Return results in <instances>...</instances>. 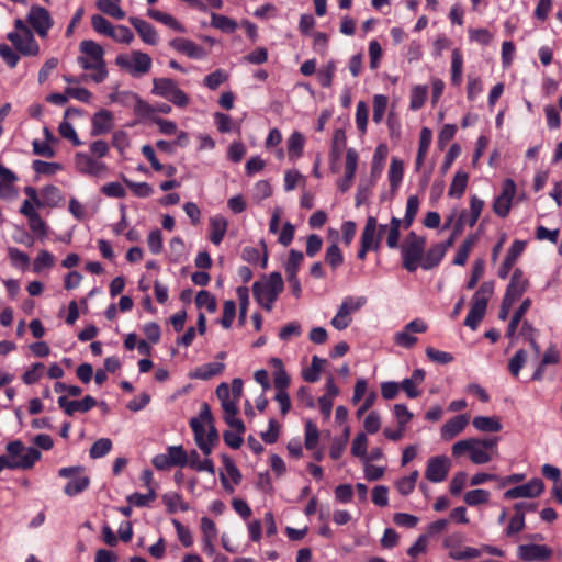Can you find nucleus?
I'll return each mask as SVG.
<instances>
[{
    "instance_id": "7",
    "label": "nucleus",
    "mask_w": 562,
    "mask_h": 562,
    "mask_svg": "<svg viewBox=\"0 0 562 562\" xmlns=\"http://www.w3.org/2000/svg\"><path fill=\"white\" fill-rule=\"evenodd\" d=\"M115 64L124 71L135 78L143 77L151 69V57L140 50H132L130 54H120Z\"/></svg>"
},
{
    "instance_id": "4",
    "label": "nucleus",
    "mask_w": 562,
    "mask_h": 562,
    "mask_svg": "<svg viewBox=\"0 0 562 562\" xmlns=\"http://www.w3.org/2000/svg\"><path fill=\"white\" fill-rule=\"evenodd\" d=\"M284 289L280 272H272L268 278L257 281L252 285L254 297L266 311H271L273 303Z\"/></svg>"
},
{
    "instance_id": "50",
    "label": "nucleus",
    "mask_w": 562,
    "mask_h": 562,
    "mask_svg": "<svg viewBox=\"0 0 562 562\" xmlns=\"http://www.w3.org/2000/svg\"><path fill=\"white\" fill-rule=\"evenodd\" d=\"M428 89L426 86H415L411 91L409 108L413 111L419 110L427 99Z\"/></svg>"
},
{
    "instance_id": "19",
    "label": "nucleus",
    "mask_w": 562,
    "mask_h": 562,
    "mask_svg": "<svg viewBox=\"0 0 562 562\" xmlns=\"http://www.w3.org/2000/svg\"><path fill=\"white\" fill-rule=\"evenodd\" d=\"M170 46L193 59H202L206 56V50L191 40L177 37L170 42Z\"/></svg>"
},
{
    "instance_id": "28",
    "label": "nucleus",
    "mask_w": 562,
    "mask_h": 562,
    "mask_svg": "<svg viewBox=\"0 0 562 562\" xmlns=\"http://www.w3.org/2000/svg\"><path fill=\"white\" fill-rule=\"evenodd\" d=\"M18 180V177L7 167L0 165V198L1 199H12L14 198L16 191L14 187V182Z\"/></svg>"
},
{
    "instance_id": "48",
    "label": "nucleus",
    "mask_w": 562,
    "mask_h": 562,
    "mask_svg": "<svg viewBox=\"0 0 562 562\" xmlns=\"http://www.w3.org/2000/svg\"><path fill=\"white\" fill-rule=\"evenodd\" d=\"M490 492L483 488H476L469 491L464 494L463 498L467 505L469 506H477L481 504H485L490 499Z\"/></svg>"
},
{
    "instance_id": "63",
    "label": "nucleus",
    "mask_w": 562,
    "mask_h": 562,
    "mask_svg": "<svg viewBox=\"0 0 562 562\" xmlns=\"http://www.w3.org/2000/svg\"><path fill=\"white\" fill-rule=\"evenodd\" d=\"M527 352L524 349H519L508 362V370L514 376H518L521 368L527 362Z\"/></svg>"
},
{
    "instance_id": "62",
    "label": "nucleus",
    "mask_w": 562,
    "mask_h": 562,
    "mask_svg": "<svg viewBox=\"0 0 562 562\" xmlns=\"http://www.w3.org/2000/svg\"><path fill=\"white\" fill-rule=\"evenodd\" d=\"M318 438L319 431L316 425L313 422L307 420L305 423V448L307 450H314L317 446Z\"/></svg>"
},
{
    "instance_id": "13",
    "label": "nucleus",
    "mask_w": 562,
    "mask_h": 562,
    "mask_svg": "<svg viewBox=\"0 0 562 562\" xmlns=\"http://www.w3.org/2000/svg\"><path fill=\"white\" fill-rule=\"evenodd\" d=\"M75 166L80 173L92 177H103L108 171V167L104 162L83 153L76 154Z\"/></svg>"
},
{
    "instance_id": "23",
    "label": "nucleus",
    "mask_w": 562,
    "mask_h": 562,
    "mask_svg": "<svg viewBox=\"0 0 562 562\" xmlns=\"http://www.w3.org/2000/svg\"><path fill=\"white\" fill-rule=\"evenodd\" d=\"M525 246H526V244L522 240H515L512 244L504 261L502 262V265L498 269V277L501 279H506L508 277L510 269L515 265L518 257L522 254Z\"/></svg>"
},
{
    "instance_id": "20",
    "label": "nucleus",
    "mask_w": 562,
    "mask_h": 562,
    "mask_svg": "<svg viewBox=\"0 0 562 562\" xmlns=\"http://www.w3.org/2000/svg\"><path fill=\"white\" fill-rule=\"evenodd\" d=\"M111 100L125 106L133 105L135 111L138 112L149 113L153 110L147 102L143 101L136 93L132 91H121L113 93L111 95Z\"/></svg>"
},
{
    "instance_id": "21",
    "label": "nucleus",
    "mask_w": 562,
    "mask_h": 562,
    "mask_svg": "<svg viewBox=\"0 0 562 562\" xmlns=\"http://www.w3.org/2000/svg\"><path fill=\"white\" fill-rule=\"evenodd\" d=\"M58 405L67 415L71 416L76 412L86 413L90 411L97 405V401L90 395H86L81 401H69L66 396H60Z\"/></svg>"
},
{
    "instance_id": "54",
    "label": "nucleus",
    "mask_w": 562,
    "mask_h": 562,
    "mask_svg": "<svg viewBox=\"0 0 562 562\" xmlns=\"http://www.w3.org/2000/svg\"><path fill=\"white\" fill-rule=\"evenodd\" d=\"M162 501L167 506L169 513H175L178 509L186 512L188 510V505L183 503L181 496L178 493L171 492L166 493L162 496Z\"/></svg>"
},
{
    "instance_id": "32",
    "label": "nucleus",
    "mask_w": 562,
    "mask_h": 562,
    "mask_svg": "<svg viewBox=\"0 0 562 562\" xmlns=\"http://www.w3.org/2000/svg\"><path fill=\"white\" fill-rule=\"evenodd\" d=\"M228 226L227 220L222 215H215L210 220V240L214 245H220L226 234Z\"/></svg>"
},
{
    "instance_id": "10",
    "label": "nucleus",
    "mask_w": 562,
    "mask_h": 562,
    "mask_svg": "<svg viewBox=\"0 0 562 562\" xmlns=\"http://www.w3.org/2000/svg\"><path fill=\"white\" fill-rule=\"evenodd\" d=\"M451 463L446 456H435L428 459L425 477L432 483H440L447 479Z\"/></svg>"
},
{
    "instance_id": "49",
    "label": "nucleus",
    "mask_w": 562,
    "mask_h": 562,
    "mask_svg": "<svg viewBox=\"0 0 562 562\" xmlns=\"http://www.w3.org/2000/svg\"><path fill=\"white\" fill-rule=\"evenodd\" d=\"M476 241L475 236H469L465 238V240L462 243V245L459 247L457 255L453 259V263L457 266H464L470 251L472 250L474 244Z\"/></svg>"
},
{
    "instance_id": "64",
    "label": "nucleus",
    "mask_w": 562,
    "mask_h": 562,
    "mask_svg": "<svg viewBox=\"0 0 562 562\" xmlns=\"http://www.w3.org/2000/svg\"><path fill=\"white\" fill-rule=\"evenodd\" d=\"M91 24L95 32L102 35L111 36L114 25H112L104 16L94 14L91 18Z\"/></svg>"
},
{
    "instance_id": "57",
    "label": "nucleus",
    "mask_w": 562,
    "mask_h": 562,
    "mask_svg": "<svg viewBox=\"0 0 562 562\" xmlns=\"http://www.w3.org/2000/svg\"><path fill=\"white\" fill-rule=\"evenodd\" d=\"M5 449L9 457L15 461H19V459H23V457L27 454L30 450H37L36 448L33 447H25L20 440L9 442Z\"/></svg>"
},
{
    "instance_id": "16",
    "label": "nucleus",
    "mask_w": 562,
    "mask_h": 562,
    "mask_svg": "<svg viewBox=\"0 0 562 562\" xmlns=\"http://www.w3.org/2000/svg\"><path fill=\"white\" fill-rule=\"evenodd\" d=\"M518 557L524 561H546L552 555V549L544 544H520Z\"/></svg>"
},
{
    "instance_id": "61",
    "label": "nucleus",
    "mask_w": 562,
    "mask_h": 562,
    "mask_svg": "<svg viewBox=\"0 0 562 562\" xmlns=\"http://www.w3.org/2000/svg\"><path fill=\"white\" fill-rule=\"evenodd\" d=\"M55 263L54 256L47 250H41L33 261V270L38 273L45 268H50Z\"/></svg>"
},
{
    "instance_id": "56",
    "label": "nucleus",
    "mask_w": 562,
    "mask_h": 562,
    "mask_svg": "<svg viewBox=\"0 0 562 562\" xmlns=\"http://www.w3.org/2000/svg\"><path fill=\"white\" fill-rule=\"evenodd\" d=\"M402 221L397 217H392L390 222V226L386 235V245L389 248H396L398 246L400 240V227L402 225Z\"/></svg>"
},
{
    "instance_id": "36",
    "label": "nucleus",
    "mask_w": 562,
    "mask_h": 562,
    "mask_svg": "<svg viewBox=\"0 0 562 562\" xmlns=\"http://www.w3.org/2000/svg\"><path fill=\"white\" fill-rule=\"evenodd\" d=\"M463 56L459 48H454L451 55V81L459 86L462 81Z\"/></svg>"
},
{
    "instance_id": "40",
    "label": "nucleus",
    "mask_w": 562,
    "mask_h": 562,
    "mask_svg": "<svg viewBox=\"0 0 562 562\" xmlns=\"http://www.w3.org/2000/svg\"><path fill=\"white\" fill-rule=\"evenodd\" d=\"M90 480L80 473L74 476L65 486L64 492L68 496H75L89 486Z\"/></svg>"
},
{
    "instance_id": "51",
    "label": "nucleus",
    "mask_w": 562,
    "mask_h": 562,
    "mask_svg": "<svg viewBox=\"0 0 562 562\" xmlns=\"http://www.w3.org/2000/svg\"><path fill=\"white\" fill-rule=\"evenodd\" d=\"M419 209V200L416 195L407 199L405 216L402 221L404 228L411 227Z\"/></svg>"
},
{
    "instance_id": "17",
    "label": "nucleus",
    "mask_w": 562,
    "mask_h": 562,
    "mask_svg": "<svg viewBox=\"0 0 562 562\" xmlns=\"http://www.w3.org/2000/svg\"><path fill=\"white\" fill-rule=\"evenodd\" d=\"M41 452L38 450H30L27 454L23 457V459H19V461L13 460L9 457V454L0 456V469H22L29 470L31 469L36 461L41 459Z\"/></svg>"
},
{
    "instance_id": "46",
    "label": "nucleus",
    "mask_w": 562,
    "mask_h": 562,
    "mask_svg": "<svg viewBox=\"0 0 562 562\" xmlns=\"http://www.w3.org/2000/svg\"><path fill=\"white\" fill-rule=\"evenodd\" d=\"M168 459L171 467H186L188 463L189 453L186 452L182 446H171L167 449Z\"/></svg>"
},
{
    "instance_id": "26",
    "label": "nucleus",
    "mask_w": 562,
    "mask_h": 562,
    "mask_svg": "<svg viewBox=\"0 0 562 562\" xmlns=\"http://www.w3.org/2000/svg\"><path fill=\"white\" fill-rule=\"evenodd\" d=\"M128 21L135 27L144 43L148 45H156L158 43V34L150 23L136 16H131Z\"/></svg>"
},
{
    "instance_id": "25",
    "label": "nucleus",
    "mask_w": 562,
    "mask_h": 562,
    "mask_svg": "<svg viewBox=\"0 0 562 562\" xmlns=\"http://www.w3.org/2000/svg\"><path fill=\"white\" fill-rule=\"evenodd\" d=\"M113 128V115L108 110H100L92 116L91 135L99 136L109 133Z\"/></svg>"
},
{
    "instance_id": "12",
    "label": "nucleus",
    "mask_w": 562,
    "mask_h": 562,
    "mask_svg": "<svg viewBox=\"0 0 562 562\" xmlns=\"http://www.w3.org/2000/svg\"><path fill=\"white\" fill-rule=\"evenodd\" d=\"M7 38L24 56H37L40 54V46L36 43L32 31H25L24 33H9Z\"/></svg>"
},
{
    "instance_id": "3",
    "label": "nucleus",
    "mask_w": 562,
    "mask_h": 562,
    "mask_svg": "<svg viewBox=\"0 0 562 562\" xmlns=\"http://www.w3.org/2000/svg\"><path fill=\"white\" fill-rule=\"evenodd\" d=\"M194 439L201 451L207 457L218 442V434L214 426V418L207 403H202L198 418L190 420Z\"/></svg>"
},
{
    "instance_id": "15",
    "label": "nucleus",
    "mask_w": 562,
    "mask_h": 562,
    "mask_svg": "<svg viewBox=\"0 0 562 562\" xmlns=\"http://www.w3.org/2000/svg\"><path fill=\"white\" fill-rule=\"evenodd\" d=\"M543 482L540 479L535 477L526 484L507 490L504 493V497L507 499L535 498L538 497L543 492Z\"/></svg>"
},
{
    "instance_id": "42",
    "label": "nucleus",
    "mask_w": 562,
    "mask_h": 562,
    "mask_svg": "<svg viewBox=\"0 0 562 562\" xmlns=\"http://www.w3.org/2000/svg\"><path fill=\"white\" fill-rule=\"evenodd\" d=\"M325 363H326L325 359H322L317 356H313L311 367L303 370V373H302L303 379L310 383H314V382L318 381L319 373L323 370Z\"/></svg>"
},
{
    "instance_id": "18",
    "label": "nucleus",
    "mask_w": 562,
    "mask_h": 562,
    "mask_svg": "<svg viewBox=\"0 0 562 562\" xmlns=\"http://www.w3.org/2000/svg\"><path fill=\"white\" fill-rule=\"evenodd\" d=\"M470 420V416L467 414L454 416L453 418L447 420L440 430L441 438L445 441H450L456 438L459 434H461L465 427L468 426Z\"/></svg>"
},
{
    "instance_id": "59",
    "label": "nucleus",
    "mask_w": 562,
    "mask_h": 562,
    "mask_svg": "<svg viewBox=\"0 0 562 562\" xmlns=\"http://www.w3.org/2000/svg\"><path fill=\"white\" fill-rule=\"evenodd\" d=\"M325 261L333 268L337 269L344 262V256L337 244H331L325 254Z\"/></svg>"
},
{
    "instance_id": "9",
    "label": "nucleus",
    "mask_w": 562,
    "mask_h": 562,
    "mask_svg": "<svg viewBox=\"0 0 562 562\" xmlns=\"http://www.w3.org/2000/svg\"><path fill=\"white\" fill-rule=\"evenodd\" d=\"M153 93L179 108H186L190 102L188 94L170 78H155L153 80Z\"/></svg>"
},
{
    "instance_id": "52",
    "label": "nucleus",
    "mask_w": 562,
    "mask_h": 562,
    "mask_svg": "<svg viewBox=\"0 0 562 562\" xmlns=\"http://www.w3.org/2000/svg\"><path fill=\"white\" fill-rule=\"evenodd\" d=\"M228 80V74L223 69H217L204 77L203 83L210 90H216L221 85Z\"/></svg>"
},
{
    "instance_id": "47",
    "label": "nucleus",
    "mask_w": 562,
    "mask_h": 562,
    "mask_svg": "<svg viewBox=\"0 0 562 562\" xmlns=\"http://www.w3.org/2000/svg\"><path fill=\"white\" fill-rule=\"evenodd\" d=\"M419 472L415 470L408 476H404L397 480L395 486L398 493L404 496L409 495L415 488Z\"/></svg>"
},
{
    "instance_id": "38",
    "label": "nucleus",
    "mask_w": 562,
    "mask_h": 562,
    "mask_svg": "<svg viewBox=\"0 0 562 562\" xmlns=\"http://www.w3.org/2000/svg\"><path fill=\"white\" fill-rule=\"evenodd\" d=\"M468 180L469 175L463 170H459L452 179L448 194L453 198H460L465 191Z\"/></svg>"
},
{
    "instance_id": "5",
    "label": "nucleus",
    "mask_w": 562,
    "mask_h": 562,
    "mask_svg": "<svg viewBox=\"0 0 562 562\" xmlns=\"http://www.w3.org/2000/svg\"><path fill=\"white\" fill-rule=\"evenodd\" d=\"M494 292V283L493 282H484L481 284L479 290L474 293L471 301V308L464 319V325L470 327L472 330H475L483 319L487 302L493 295Z\"/></svg>"
},
{
    "instance_id": "31",
    "label": "nucleus",
    "mask_w": 562,
    "mask_h": 562,
    "mask_svg": "<svg viewBox=\"0 0 562 562\" xmlns=\"http://www.w3.org/2000/svg\"><path fill=\"white\" fill-rule=\"evenodd\" d=\"M473 427L482 432H498L503 426L497 416H476L472 420Z\"/></svg>"
},
{
    "instance_id": "6",
    "label": "nucleus",
    "mask_w": 562,
    "mask_h": 562,
    "mask_svg": "<svg viewBox=\"0 0 562 562\" xmlns=\"http://www.w3.org/2000/svg\"><path fill=\"white\" fill-rule=\"evenodd\" d=\"M494 292V283L493 282H484L481 284L479 290L474 293L471 301V308L464 319V325L470 327L472 330H475L483 319L487 302L493 295Z\"/></svg>"
},
{
    "instance_id": "39",
    "label": "nucleus",
    "mask_w": 562,
    "mask_h": 562,
    "mask_svg": "<svg viewBox=\"0 0 562 562\" xmlns=\"http://www.w3.org/2000/svg\"><path fill=\"white\" fill-rule=\"evenodd\" d=\"M403 162L397 158H392L387 176L393 191L397 190V188L400 187L403 179Z\"/></svg>"
},
{
    "instance_id": "37",
    "label": "nucleus",
    "mask_w": 562,
    "mask_h": 562,
    "mask_svg": "<svg viewBox=\"0 0 562 562\" xmlns=\"http://www.w3.org/2000/svg\"><path fill=\"white\" fill-rule=\"evenodd\" d=\"M225 366L222 362H210L199 367L193 376L200 380H209L223 372Z\"/></svg>"
},
{
    "instance_id": "34",
    "label": "nucleus",
    "mask_w": 562,
    "mask_h": 562,
    "mask_svg": "<svg viewBox=\"0 0 562 562\" xmlns=\"http://www.w3.org/2000/svg\"><path fill=\"white\" fill-rule=\"evenodd\" d=\"M187 465L196 471L209 472L212 475L215 473L213 461L210 458L201 460L196 450L190 451Z\"/></svg>"
},
{
    "instance_id": "55",
    "label": "nucleus",
    "mask_w": 562,
    "mask_h": 562,
    "mask_svg": "<svg viewBox=\"0 0 562 562\" xmlns=\"http://www.w3.org/2000/svg\"><path fill=\"white\" fill-rule=\"evenodd\" d=\"M389 99L383 94H375L373 97V115L372 119L374 123L379 124L382 122L386 108H387Z\"/></svg>"
},
{
    "instance_id": "24",
    "label": "nucleus",
    "mask_w": 562,
    "mask_h": 562,
    "mask_svg": "<svg viewBox=\"0 0 562 562\" xmlns=\"http://www.w3.org/2000/svg\"><path fill=\"white\" fill-rule=\"evenodd\" d=\"M527 286L528 280L524 278V273L520 269H516L504 296L507 297V301H516L525 293Z\"/></svg>"
},
{
    "instance_id": "14",
    "label": "nucleus",
    "mask_w": 562,
    "mask_h": 562,
    "mask_svg": "<svg viewBox=\"0 0 562 562\" xmlns=\"http://www.w3.org/2000/svg\"><path fill=\"white\" fill-rule=\"evenodd\" d=\"M27 22L41 37H46L53 26L49 12L43 7H32L27 14Z\"/></svg>"
},
{
    "instance_id": "41",
    "label": "nucleus",
    "mask_w": 562,
    "mask_h": 562,
    "mask_svg": "<svg viewBox=\"0 0 562 562\" xmlns=\"http://www.w3.org/2000/svg\"><path fill=\"white\" fill-rule=\"evenodd\" d=\"M147 14L151 19L167 25L168 27H170L175 31H178L181 33H183L186 31L184 27L172 15H170L168 13L150 9V10H148Z\"/></svg>"
},
{
    "instance_id": "29",
    "label": "nucleus",
    "mask_w": 562,
    "mask_h": 562,
    "mask_svg": "<svg viewBox=\"0 0 562 562\" xmlns=\"http://www.w3.org/2000/svg\"><path fill=\"white\" fill-rule=\"evenodd\" d=\"M380 235H378V222L373 216L367 218L366 226L361 234V244L372 247V250H378L380 247Z\"/></svg>"
},
{
    "instance_id": "44",
    "label": "nucleus",
    "mask_w": 562,
    "mask_h": 562,
    "mask_svg": "<svg viewBox=\"0 0 562 562\" xmlns=\"http://www.w3.org/2000/svg\"><path fill=\"white\" fill-rule=\"evenodd\" d=\"M211 25L222 32L233 33L237 30V23L231 18L222 14H211Z\"/></svg>"
},
{
    "instance_id": "1",
    "label": "nucleus",
    "mask_w": 562,
    "mask_h": 562,
    "mask_svg": "<svg viewBox=\"0 0 562 562\" xmlns=\"http://www.w3.org/2000/svg\"><path fill=\"white\" fill-rule=\"evenodd\" d=\"M79 52L77 63L87 71L81 75V80H91L94 83L103 82L109 72L102 46L92 40H85L79 44Z\"/></svg>"
},
{
    "instance_id": "11",
    "label": "nucleus",
    "mask_w": 562,
    "mask_h": 562,
    "mask_svg": "<svg viewBox=\"0 0 562 562\" xmlns=\"http://www.w3.org/2000/svg\"><path fill=\"white\" fill-rule=\"evenodd\" d=\"M516 194V184L512 179L502 183V192L493 203V211L499 217H506L510 211L513 199Z\"/></svg>"
},
{
    "instance_id": "53",
    "label": "nucleus",
    "mask_w": 562,
    "mask_h": 562,
    "mask_svg": "<svg viewBox=\"0 0 562 562\" xmlns=\"http://www.w3.org/2000/svg\"><path fill=\"white\" fill-rule=\"evenodd\" d=\"M97 7L103 13L121 20L125 16V12L119 7V4L111 0H98Z\"/></svg>"
},
{
    "instance_id": "35",
    "label": "nucleus",
    "mask_w": 562,
    "mask_h": 562,
    "mask_svg": "<svg viewBox=\"0 0 562 562\" xmlns=\"http://www.w3.org/2000/svg\"><path fill=\"white\" fill-rule=\"evenodd\" d=\"M288 155L291 160L301 157L305 144V138L300 132H293L288 138Z\"/></svg>"
},
{
    "instance_id": "2",
    "label": "nucleus",
    "mask_w": 562,
    "mask_h": 562,
    "mask_svg": "<svg viewBox=\"0 0 562 562\" xmlns=\"http://www.w3.org/2000/svg\"><path fill=\"white\" fill-rule=\"evenodd\" d=\"M497 445V437L484 439L470 437L454 442L451 447V453L454 458L468 454L472 463L485 464L498 457Z\"/></svg>"
},
{
    "instance_id": "30",
    "label": "nucleus",
    "mask_w": 562,
    "mask_h": 562,
    "mask_svg": "<svg viewBox=\"0 0 562 562\" xmlns=\"http://www.w3.org/2000/svg\"><path fill=\"white\" fill-rule=\"evenodd\" d=\"M446 252L447 251L445 250L443 246H441L439 244L432 245L427 250V252L423 256L420 267L424 270H430V269L435 268L436 266H438L440 263V261L445 257Z\"/></svg>"
},
{
    "instance_id": "43",
    "label": "nucleus",
    "mask_w": 562,
    "mask_h": 562,
    "mask_svg": "<svg viewBox=\"0 0 562 562\" xmlns=\"http://www.w3.org/2000/svg\"><path fill=\"white\" fill-rule=\"evenodd\" d=\"M366 303L367 299L364 296H346L338 310L344 314L351 316L352 313L362 308Z\"/></svg>"
},
{
    "instance_id": "33",
    "label": "nucleus",
    "mask_w": 562,
    "mask_h": 562,
    "mask_svg": "<svg viewBox=\"0 0 562 562\" xmlns=\"http://www.w3.org/2000/svg\"><path fill=\"white\" fill-rule=\"evenodd\" d=\"M63 200V195L60 190L54 186H47L42 190L41 203H38V207H55Z\"/></svg>"
},
{
    "instance_id": "8",
    "label": "nucleus",
    "mask_w": 562,
    "mask_h": 562,
    "mask_svg": "<svg viewBox=\"0 0 562 562\" xmlns=\"http://www.w3.org/2000/svg\"><path fill=\"white\" fill-rule=\"evenodd\" d=\"M426 246V238L417 235L415 232H409L402 246L403 267L414 272L418 265L422 262Z\"/></svg>"
},
{
    "instance_id": "60",
    "label": "nucleus",
    "mask_w": 562,
    "mask_h": 562,
    "mask_svg": "<svg viewBox=\"0 0 562 562\" xmlns=\"http://www.w3.org/2000/svg\"><path fill=\"white\" fill-rule=\"evenodd\" d=\"M112 449V441L109 438H101L97 440L90 448V457L99 459L106 456Z\"/></svg>"
},
{
    "instance_id": "58",
    "label": "nucleus",
    "mask_w": 562,
    "mask_h": 562,
    "mask_svg": "<svg viewBox=\"0 0 562 562\" xmlns=\"http://www.w3.org/2000/svg\"><path fill=\"white\" fill-rule=\"evenodd\" d=\"M195 304L200 308H206L210 313H214L217 307L215 296L205 290L198 292Z\"/></svg>"
},
{
    "instance_id": "27",
    "label": "nucleus",
    "mask_w": 562,
    "mask_h": 562,
    "mask_svg": "<svg viewBox=\"0 0 562 562\" xmlns=\"http://www.w3.org/2000/svg\"><path fill=\"white\" fill-rule=\"evenodd\" d=\"M222 461L226 471L225 473L220 474V479L223 487L229 493L234 492L233 486L229 485L227 476L234 482V484H239L241 481V473L235 465L234 461L226 454L222 456Z\"/></svg>"
},
{
    "instance_id": "45",
    "label": "nucleus",
    "mask_w": 562,
    "mask_h": 562,
    "mask_svg": "<svg viewBox=\"0 0 562 562\" xmlns=\"http://www.w3.org/2000/svg\"><path fill=\"white\" fill-rule=\"evenodd\" d=\"M304 256L303 252L299 250L292 249L290 251L289 259L284 266L285 274L288 279H294L296 277L297 270L303 262Z\"/></svg>"
},
{
    "instance_id": "22",
    "label": "nucleus",
    "mask_w": 562,
    "mask_h": 562,
    "mask_svg": "<svg viewBox=\"0 0 562 562\" xmlns=\"http://www.w3.org/2000/svg\"><path fill=\"white\" fill-rule=\"evenodd\" d=\"M238 400L232 397V400L223 401L221 403L222 409L224 412L223 418L225 423L234 430H237L238 432H245L246 428L243 420L236 417L238 413Z\"/></svg>"
}]
</instances>
